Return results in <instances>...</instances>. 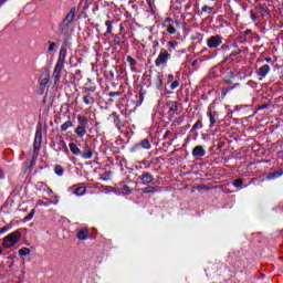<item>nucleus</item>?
<instances>
[{
  "mask_svg": "<svg viewBox=\"0 0 283 283\" xmlns=\"http://www.w3.org/2000/svg\"><path fill=\"white\" fill-rule=\"evenodd\" d=\"M269 72H271V66H269V64H264L263 66H261L258 70V75L259 76H266V74H269Z\"/></svg>",
  "mask_w": 283,
  "mask_h": 283,
  "instance_id": "nucleus-11",
  "label": "nucleus"
},
{
  "mask_svg": "<svg viewBox=\"0 0 283 283\" xmlns=\"http://www.w3.org/2000/svg\"><path fill=\"white\" fill-rule=\"evenodd\" d=\"M50 83V73H44L40 77V87L41 90H45L48 87V84Z\"/></svg>",
  "mask_w": 283,
  "mask_h": 283,
  "instance_id": "nucleus-8",
  "label": "nucleus"
},
{
  "mask_svg": "<svg viewBox=\"0 0 283 283\" xmlns=\"http://www.w3.org/2000/svg\"><path fill=\"white\" fill-rule=\"evenodd\" d=\"M192 65H196V61L192 62Z\"/></svg>",
  "mask_w": 283,
  "mask_h": 283,
  "instance_id": "nucleus-46",
  "label": "nucleus"
},
{
  "mask_svg": "<svg viewBox=\"0 0 283 283\" xmlns=\"http://www.w3.org/2000/svg\"><path fill=\"white\" fill-rule=\"evenodd\" d=\"M42 140H43V133L41 132V129H38L35 132L34 143H42Z\"/></svg>",
  "mask_w": 283,
  "mask_h": 283,
  "instance_id": "nucleus-19",
  "label": "nucleus"
},
{
  "mask_svg": "<svg viewBox=\"0 0 283 283\" xmlns=\"http://www.w3.org/2000/svg\"><path fill=\"white\" fill-rule=\"evenodd\" d=\"M156 191V188L149 187L144 189V193H154Z\"/></svg>",
  "mask_w": 283,
  "mask_h": 283,
  "instance_id": "nucleus-37",
  "label": "nucleus"
},
{
  "mask_svg": "<svg viewBox=\"0 0 283 283\" xmlns=\"http://www.w3.org/2000/svg\"><path fill=\"white\" fill-rule=\"evenodd\" d=\"M0 1L4 2L6 0H0Z\"/></svg>",
  "mask_w": 283,
  "mask_h": 283,
  "instance_id": "nucleus-48",
  "label": "nucleus"
},
{
  "mask_svg": "<svg viewBox=\"0 0 283 283\" xmlns=\"http://www.w3.org/2000/svg\"><path fill=\"white\" fill-rule=\"evenodd\" d=\"M0 1L4 2L6 0H0Z\"/></svg>",
  "mask_w": 283,
  "mask_h": 283,
  "instance_id": "nucleus-49",
  "label": "nucleus"
},
{
  "mask_svg": "<svg viewBox=\"0 0 283 283\" xmlns=\"http://www.w3.org/2000/svg\"><path fill=\"white\" fill-rule=\"evenodd\" d=\"M87 127L85 126H77L76 129H75V133L77 134V136H80L81 138H83V135L84 134H87Z\"/></svg>",
  "mask_w": 283,
  "mask_h": 283,
  "instance_id": "nucleus-17",
  "label": "nucleus"
},
{
  "mask_svg": "<svg viewBox=\"0 0 283 283\" xmlns=\"http://www.w3.org/2000/svg\"><path fill=\"white\" fill-rule=\"evenodd\" d=\"M196 129H202V120L198 119L197 123L192 126L191 132H196Z\"/></svg>",
  "mask_w": 283,
  "mask_h": 283,
  "instance_id": "nucleus-25",
  "label": "nucleus"
},
{
  "mask_svg": "<svg viewBox=\"0 0 283 283\" xmlns=\"http://www.w3.org/2000/svg\"><path fill=\"white\" fill-rule=\"evenodd\" d=\"M208 48H218L219 45H222V36L221 35H212L207 40Z\"/></svg>",
  "mask_w": 283,
  "mask_h": 283,
  "instance_id": "nucleus-4",
  "label": "nucleus"
},
{
  "mask_svg": "<svg viewBox=\"0 0 283 283\" xmlns=\"http://www.w3.org/2000/svg\"><path fill=\"white\" fill-rule=\"evenodd\" d=\"M21 240V232L19 230L11 232L2 240V247L4 249H12Z\"/></svg>",
  "mask_w": 283,
  "mask_h": 283,
  "instance_id": "nucleus-2",
  "label": "nucleus"
},
{
  "mask_svg": "<svg viewBox=\"0 0 283 283\" xmlns=\"http://www.w3.org/2000/svg\"><path fill=\"white\" fill-rule=\"evenodd\" d=\"M250 18L252 21H258V14H255L253 11H250Z\"/></svg>",
  "mask_w": 283,
  "mask_h": 283,
  "instance_id": "nucleus-38",
  "label": "nucleus"
},
{
  "mask_svg": "<svg viewBox=\"0 0 283 283\" xmlns=\"http://www.w3.org/2000/svg\"><path fill=\"white\" fill-rule=\"evenodd\" d=\"M87 191V188L85 186H81L75 188V190L73 191V193L75 196H85V192Z\"/></svg>",
  "mask_w": 283,
  "mask_h": 283,
  "instance_id": "nucleus-15",
  "label": "nucleus"
},
{
  "mask_svg": "<svg viewBox=\"0 0 283 283\" xmlns=\"http://www.w3.org/2000/svg\"><path fill=\"white\" fill-rule=\"evenodd\" d=\"M142 146L144 147V149H150L151 148V144H149V143H142Z\"/></svg>",
  "mask_w": 283,
  "mask_h": 283,
  "instance_id": "nucleus-40",
  "label": "nucleus"
},
{
  "mask_svg": "<svg viewBox=\"0 0 283 283\" xmlns=\"http://www.w3.org/2000/svg\"><path fill=\"white\" fill-rule=\"evenodd\" d=\"M111 116H113L114 123H115L116 125H120V117H118V114L112 113Z\"/></svg>",
  "mask_w": 283,
  "mask_h": 283,
  "instance_id": "nucleus-32",
  "label": "nucleus"
},
{
  "mask_svg": "<svg viewBox=\"0 0 283 283\" xmlns=\"http://www.w3.org/2000/svg\"><path fill=\"white\" fill-rule=\"evenodd\" d=\"M280 176H283V170H277L274 172L268 174V180H275V178H280Z\"/></svg>",
  "mask_w": 283,
  "mask_h": 283,
  "instance_id": "nucleus-14",
  "label": "nucleus"
},
{
  "mask_svg": "<svg viewBox=\"0 0 283 283\" xmlns=\"http://www.w3.org/2000/svg\"><path fill=\"white\" fill-rule=\"evenodd\" d=\"M167 32L168 34H176V27H174V24H169L167 27Z\"/></svg>",
  "mask_w": 283,
  "mask_h": 283,
  "instance_id": "nucleus-29",
  "label": "nucleus"
},
{
  "mask_svg": "<svg viewBox=\"0 0 283 283\" xmlns=\"http://www.w3.org/2000/svg\"><path fill=\"white\" fill-rule=\"evenodd\" d=\"M39 151H41V143H34L33 149L31 150V154H32L31 165H34L36 158H39Z\"/></svg>",
  "mask_w": 283,
  "mask_h": 283,
  "instance_id": "nucleus-6",
  "label": "nucleus"
},
{
  "mask_svg": "<svg viewBox=\"0 0 283 283\" xmlns=\"http://www.w3.org/2000/svg\"><path fill=\"white\" fill-rule=\"evenodd\" d=\"M208 117L210 120V126L213 127V125H216V116L213 115V113L209 112Z\"/></svg>",
  "mask_w": 283,
  "mask_h": 283,
  "instance_id": "nucleus-26",
  "label": "nucleus"
},
{
  "mask_svg": "<svg viewBox=\"0 0 283 283\" xmlns=\"http://www.w3.org/2000/svg\"><path fill=\"white\" fill-rule=\"evenodd\" d=\"M69 147L72 154H75V156H78V154H81V148H78V146L75 143L69 144Z\"/></svg>",
  "mask_w": 283,
  "mask_h": 283,
  "instance_id": "nucleus-16",
  "label": "nucleus"
},
{
  "mask_svg": "<svg viewBox=\"0 0 283 283\" xmlns=\"http://www.w3.org/2000/svg\"><path fill=\"white\" fill-rule=\"evenodd\" d=\"M169 52L167 50H161L157 59L155 60V65L157 67H165L167 65V62L169 61Z\"/></svg>",
  "mask_w": 283,
  "mask_h": 283,
  "instance_id": "nucleus-3",
  "label": "nucleus"
},
{
  "mask_svg": "<svg viewBox=\"0 0 283 283\" xmlns=\"http://www.w3.org/2000/svg\"><path fill=\"white\" fill-rule=\"evenodd\" d=\"M3 253V249L0 248V255Z\"/></svg>",
  "mask_w": 283,
  "mask_h": 283,
  "instance_id": "nucleus-43",
  "label": "nucleus"
},
{
  "mask_svg": "<svg viewBox=\"0 0 283 283\" xmlns=\"http://www.w3.org/2000/svg\"><path fill=\"white\" fill-rule=\"evenodd\" d=\"M0 178H3V170L0 169Z\"/></svg>",
  "mask_w": 283,
  "mask_h": 283,
  "instance_id": "nucleus-42",
  "label": "nucleus"
},
{
  "mask_svg": "<svg viewBox=\"0 0 283 283\" xmlns=\"http://www.w3.org/2000/svg\"><path fill=\"white\" fill-rule=\"evenodd\" d=\"M168 135H169V132L166 133V136H168Z\"/></svg>",
  "mask_w": 283,
  "mask_h": 283,
  "instance_id": "nucleus-47",
  "label": "nucleus"
},
{
  "mask_svg": "<svg viewBox=\"0 0 283 283\" xmlns=\"http://www.w3.org/2000/svg\"><path fill=\"white\" fill-rule=\"evenodd\" d=\"M212 10L213 9L211 7L203 6L202 9H201V12H206L207 14H211Z\"/></svg>",
  "mask_w": 283,
  "mask_h": 283,
  "instance_id": "nucleus-31",
  "label": "nucleus"
},
{
  "mask_svg": "<svg viewBox=\"0 0 283 283\" xmlns=\"http://www.w3.org/2000/svg\"><path fill=\"white\" fill-rule=\"evenodd\" d=\"M175 23H176V25H180V22H178V21H176Z\"/></svg>",
  "mask_w": 283,
  "mask_h": 283,
  "instance_id": "nucleus-44",
  "label": "nucleus"
},
{
  "mask_svg": "<svg viewBox=\"0 0 283 283\" xmlns=\"http://www.w3.org/2000/svg\"><path fill=\"white\" fill-rule=\"evenodd\" d=\"M6 231H8V227L1 228V229H0V234H1V233H6Z\"/></svg>",
  "mask_w": 283,
  "mask_h": 283,
  "instance_id": "nucleus-41",
  "label": "nucleus"
},
{
  "mask_svg": "<svg viewBox=\"0 0 283 283\" xmlns=\"http://www.w3.org/2000/svg\"><path fill=\"white\" fill-rule=\"evenodd\" d=\"M205 154H206V151L202 146H197L192 150V156H195V158H202V156H205Z\"/></svg>",
  "mask_w": 283,
  "mask_h": 283,
  "instance_id": "nucleus-9",
  "label": "nucleus"
},
{
  "mask_svg": "<svg viewBox=\"0 0 283 283\" xmlns=\"http://www.w3.org/2000/svg\"><path fill=\"white\" fill-rule=\"evenodd\" d=\"M114 23V21H111V20H107L106 22H105V25H106V28H107V30H106V34H112V32H113V27H112V24Z\"/></svg>",
  "mask_w": 283,
  "mask_h": 283,
  "instance_id": "nucleus-23",
  "label": "nucleus"
},
{
  "mask_svg": "<svg viewBox=\"0 0 283 283\" xmlns=\"http://www.w3.org/2000/svg\"><path fill=\"white\" fill-rule=\"evenodd\" d=\"M143 143H149V140H147V139H144V140H143Z\"/></svg>",
  "mask_w": 283,
  "mask_h": 283,
  "instance_id": "nucleus-45",
  "label": "nucleus"
},
{
  "mask_svg": "<svg viewBox=\"0 0 283 283\" xmlns=\"http://www.w3.org/2000/svg\"><path fill=\"white\" fill-rule=\"evenodd\" d=\"M19 255L21 258H25V255H30V248H22L19 250Z\"/></svg>",
  "mask_w": 283,
  "mask_h": 283,
  "instance_id": "nucleus-22",
  "label": "nucleus"
},
{
  "mask_svg": "<svg viewBox=\"0 0 283 283\" xmlns=\"http://www.w3.org/2000/svg\"><path fill=\"white\" fill-rule=\"evenodd\" d=\"M77 122H78L80 127H87V125H88L87 117L82 116V115H77Z\"/></svg>",
  "mask_w": 283,
  "mask_h": 283,
  "instance_id": "nucleus-13",
  "label": "nucleus"
},
{
  "mask_svg": "<svg viewBox=\"0 0 283 283\" xmlns=\"http://www.w3.org/2000/svg\"><path fill=\"white\" fill-rule=\"evenodd\" d=\"M242 185H244V181L242 179H237L233 182V186L237 188L242 187Z\"/></svg>",
  "mask_w": 283,
  "mask_h": 283,
  "instance_id": "nucleus-34",
  "label": "nucleus"
},
{
  "mask_svg": "<svg viewBox=\"0 0 283 283\" xmlns=\"http://www.w3.org/2000/svg\"><path fill=\"white\" fill-rule=\"evenodd\" d=\"M77 240H90V229L81 228L76 233Z\"/></svg>",
  "mask_w": 283,
  "mask_h": 283,
  "instance_id": "nucleus-7",
  "label": "nucleus"
},
{
  "mask_svg": "<svg viewBox=\"0 0 283 283\" xmlns=\"http://www.w3.org/2000/svg\"><path fill=\"white\" fill-rule=\"evenodd\" d=\"M169 106V112H178V103L177 102H170L168 104Z\"/></svg>",
  "mask_w": 283,
  "mask_h": 283,
  "instance_id": "nucleus-24",
  "label": "nucleus"
},
{
  "mask_svg": "<svg viewBox=\"0 0 283 283\" xmlns=\"http://www.w3.org/2000/svg\"><path fill=\"white\" fill-rule=\"evenodd\" d=\"M66 56H67V49H65V46H62L60 50L57 62L53 71L54 83H59V81H61V72L65 65Z\"/></svg>",
  "mask_w": 283,
  "mask_h": 283,
  "instance_id": "nucleus-1",
  "label": "nucleus"
},
{
  "mask_svg": "<svg viewBox=\"0 0 283 283\" xmlns=\"http://www.w3.org/2000/svg\"><path fill=\"white\" fill-rule=\"evenodd\" d=\"M179 86H180V82L175 81V82L171 83L170 90H177V87H179Z\"/></svg>",
  "mask_w": 283,
  "mask_h": 283,
  "instance_id": "nucleus-36",
  "label": "nucleus"
},
{
  "mask_svg": "<svg viewBox=\"0 0 283 283\" xmlns=\"http://www.w3.org/2000/svg\"><path fill=\"white\" fill-rule=\"evenodd\" d=\"M256 10L262 14V17H266L269 14V9L264 8V6L256 7Z\"/></svg>",
  "mask_w": 283,
  "mask_h": 283,
  "instance_id": "nucleus-20",
  "label": "nucleus"
},
{
  "mask_svg": "<svg viewBox=\"0 0 283 283\" xmlns=\"http://www.w3.org/2000/svg\"><path fill=\"white\" fill-rule=\"evenodd\" d=\"M92 156H94L92 148H90L88 146H85L84 150L82 153V157H84L85 159H90V158H92Z\"/></svg>",
  "mask_w": 283,
  "mask_h": 283,
  "instance_id": "nucleus-12",
  "label": "nucleus"
},
{
  "mask_svg": "<svg viewBox=\"0 0 283 283\" xmlns=\"http://www.w3.org/2000/svg\"><path fill=\"white\" fill-rule=\"evenodd\" d=\"M83 102L85 105H92V103H94V97H92L91 95H84Z\"/></svg>",
  "mask_w": 283,
  "mask_h": 283,
  "instance_id": "nucleus-21",
  "label": "nucleus"
},
{
  "mask_svg": "<svg viewBox=\"0 0 283 283\" xmlns=\"http://www.w3.org/2000/svg\"><path fill=\"white\" fill-rule=\"evenodd\" d=\"M112 175L109 172H104L103 175H101L99 179L107 182V180H111Z\"/></svg>",
  "mask_w": 283,
  "mask_h": 283,
  "instance_id": "nucleus-27",
  "label": "nucleus"
},
{
  "mask_svg": "<svg viewBox=\"0 0 283 283\" xmlns=\"http://www.w3.org/2000/svg\"><path fill=\"white\" fill-rule=\"evenodd\" d=\"M34 213H36V210H32L25 218H24V220L27 221V222H30V220H32V218H34Z\"/></svg>",
  "mask_w": 283,
  "mask_h": 283,
  "instance_id": "nucleus-30",
  "label": "nucleus"
},
{
  "mask_svg": "<svg viewBox=\"0 0 283 283\" xmlns=\"http://www.w3.org/2000/svg\"><path fill=\"white\" fill-rule=\"evenodd\" d=\"M56 48V43L55 42H49V52H54V49Z\"/></svg>",
  "mask_w": 283,
  "mask_h": 283,
  "instance_id": "nucleus-35",
  "label": "nucleus"
},
{
  "mask_svg": "<svg viewBox=\"0 0 283 283\" xmlns=\"http://www.w3.org/2000/svg\"><path fill=\"white\" fill-rule=\"evenodd\" d=\"M54 171H55V174H56V176H63V167L62 166H55V168H54Z\"/></svg>",
  "mask_w": 283,
  "mask_h": 283,
  "instance_id": "nucleus-28",
  "label": "nucleus"
},
{
  "mask_svg": "<svg viewBox=\"0 0 283 283\" xmlns=\"http://www.w3.org/2000/svg\"><path fill=\"white\" fill-rule=\"evenodd\" d=\"M126 61L129 63L132 67L136 65V60H134V57H132L130 55L127 56Z\"/></svg>",
  "mask_w": 283,
  "mask_h": 283,
  "instance_id": "nucleus-33",
  "label": "nucleus"
},
{
  "mask_svg": "<svg viewBox=\"0 0 283 283\" xmlns=\"http://www.w3.org/2000/svg\"><path fill=\"white\" fill-rule=\"evenodd\" d=\"M139 180H144V185H151V182H154V177L151 174L146 172L139 177Z\"/></svg>",
  "mask_w": 283,
  "mask_h": 283,
  "instance_id": "nucleus-10",
  "label": "nucleus"
},
{
  "mask_svg": "<svg viewBox=\"0 0 283 283\" xmlns=\"http://www.w3.org/2000/svg\"><path fill=\"white\" fill-rule=\"evenodd\" d=\"M74 17H76V7H73L64 18L63 20L64 25H70V23L74 21Z\"/></svg>",
  "mask_w": 283,
  "mask_h": 283,
  "instance_id": "nucleus-5",
  "label": "nucleus"
},
{
  "mask_svg": "<svg viewBox=\"0 0 283 283\" xmlns=\"http://www.w3.org/2000/svg\"><path fill=\"white\" fill-rule=\"evenodd\" d=\"M71 127H74V124L72 120H67L66 123L61 125V132H67V129H71Z\"/></svg>",
  "mask_w": 283,
  "mask_h": 283,
  "instance_id": "nucleus-18",
  "label": "nucleus"
},
{
  "mask_svg": "<svg viewBox=\"0 0 283 283\" xmlns=\"http://www.w3.org/2000/svg\"><path fill=\"white\" fill-rule=\"evenodd\" d=\"M108 96H111V97H114V96H120V92H111V93H108Z\"/></svg>",
  "mask_w": 283,
  "mask_h": 283,
  "instance_id": "nucleus-39",
  "label": "nucleus"
}]
</instances>
